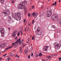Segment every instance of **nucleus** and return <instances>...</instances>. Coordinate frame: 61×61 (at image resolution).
<instances>
[{
	"mask_svg": "<svg viewBox=\"0 0 61 61\" xmlns=\"http://www.w3.org/2000/svg\"><path fill=\"white\" fill-rule=\"evenodd\" d=\"M1 4H3L4 3V1H1Z\"/></svg>",
	"mask_w": 61,
	"mask_h": 61,
	"instance_id": "obj_41",
	"label": "nucleus"
},
{
	"mask_svg": "<svg viewBox=\"0 0 61 61\" xmlns=\"http://www.w3.org/2000/svg\"><path fill=\"white\" fill-rule=\"evenodd\" d=\"M19 44H20L21 45H22L23 44V43L22 42H21V43H19Z\"/></svg>",
	"mask_w": 61,
	"mask_h": 61,
	"instance_id": "obj_28",
	"label": "nucleus"
},
{
	"mask_svg": "<svg viewBox=\"0 0 61 61\" xmlns=\"http://www.w3.org/2000/svg\"><path fill=\"white\" fill-rule=\"evenodd\" d=\"M22 34H23V32H21V35H22Z\"/></svg>",
	"mask_w": 61,
	"mask_h": 61,
	"instance_id": "obj_59",
	"label": "nucleus"
},
{
	"mask_svg": "<svg viewBox=\"0 0 61 61\" xmlns=\"http://www.w3.org/2000/svg\"><path fill=\"white\" fill-rule=\"evenodd\" d=\"M21 18H19V20H20Z\"/></svg>",
	"mask_w": 61,
	"mask_h": 61,
	"instance_id": "obj_60",
	"label": "nucleus"
},
{
	"mask_svg": "<svg viewBox=\"0 0 61 61\" xmlns=\"http://www.w3.org/2000/svg\"><path fill=\"white\" fill-rule=\"evenodd\" d=\"M34 20H32V24H34Z\"/></svg>",
	"mask_w": 61,
	"mask_h": 61,
	"instance_id": "obj_29",
	"label": "nucleus"
},
{
	"mask_svg": "<svg viewBox=\"0 0 61 61\" xmlns=\"http://www.w3.org/2000/svg\"><path fill=\"white\" fill-rule=\"evenodd\" d=\"M8 19H11V17L10 16H9L8 17Z\"/></svg>",
	"mask_w": 61,
	"mask_h": 61,
	"instance_id": "obj_31",
	"label": "nucleus"
},
{
	"mask_svg": "<svg viewBox=\"0 0 61 61\" xmlns=\"http://www.w3.org/2000/svg\"><path fill=\"white\" fill-rule=\"evenodd\" d=\"M57 31L58 33H60L61 32V30L60 29H57Z\"/></svg>",
	"mask_w": 61,
	"mask_h": 61,
	"instance_id": "obj_12",
	"label": "nucleus"
},
{
	"mask_svg": "<svg viewBox=\"0 0 61 61\" xmlns=\"http://www.w3.org/2000/svg\"><path fill=\"white\" fill-rule=\"evenodd\" d=\"M15 44V47H16L18 46V40H17L16 42L13 43L12 44V47L13 46V45Z\"/></svg>",
	"mask_w": 61,
	"mask_h": 61,
	"instance_id": "obj_7",
	"label": "nucleus"
},
{
	"mask_svg": "<svg viewBox=\"0 0 61 61\" xmlns=\"http://www.w3.org/2000/svg\"><path fill=\"white\" fill-rule=\"evenodd\" d=\"M28 15L29 17H30V13H29L28 14Z\"/></svg>",
	"mask_w": 61,
	"mask_h": 61,
	"instance_id": "obj_24",
	"label": "nucleus"
},
{
	"mask_svg": "<svg viewBox=\"0 0 61 61\" xmlns=\"http://www.w3.org/2000/svg\"><path fill=\"white\" fill-rule=\"evenodd\" d=\"M56 5L55 4H52V6H53V5Z\"/></svg>",
	"mask_w": 61,
	"mask_h": 61,
	"instance_id": "obj_51",
	"label": "nucleus"
},
{
	"mask_svg": "<svg viewBox=\"0 0 61 61\" xmlns=\"http://www.w3.org/2000/svg\"><path fill=\"white\" fill-rule=\"evenodd\" d=\"M9 48H6L5 49V50H7L8 49H9Z\"/></svg>",
	"mask_w": 61,
	"mask_h": 61,
	"instance_id": "obj_30",
	"label": "nucleus"
},
{
	"mask_svg": "<svg viewBox=\"0 0 61 61\" xmlns=\"http://www.w3.org/2000/svg\"><path fill=\"white\" fill-rule=\"evenodd\" d=\"M60 2H61V0H59V1H58V2L59 3H60Z\"/></svg>",
	"mask_w": 61,
	"mask_h": 61,
	"instance_id": "obj_58",
	"label": "nucleus"
},
{
	"mask_svg": "<svg viewBox=\"0 0 61 61\" xmlns=\"http://www.w3.org/2000/svg\"><path fill=\"white\" fill-rule=\"evenodd\" d=\"M16 61H19V59H17V60H16Z\"/></svg>",
	"mask_w": 61,
	"mask_h": 61,
	"instance_id": "obj_62",
	"label": "nucleus"
},
{
	"mask_svg": "<svg viewBox=\"0 0 61 61\" xmlns=\"http://www.w3.org/2000/svg\"><path fill=\"white\" fill-rule=\"evenodd\" d=\"M5 47V45L4 44H2L0 46V47L1 48H3Z\"/></svg>",
	"mask_w": 61,
	"mask_h": 61,
	"instance_id": "obj_10",
	"label": "nucleus"
},
{
	"mask_svg": "<svg viewBox=\"0 0 61 61\" xmlns=\"http://www.w3.org/2000/svg\"><path fill=\"white\" fill-rule=\"evenodd\" d=\"M14 1H13L11 2V3H14Z\"/></svg>",
	"mask_w": 61,
	"mask_h": 61,
	"instance_id": "obj_50",
	"label": "nucleus"
},
{
	"mask_svg": "<svg viewBox=\"0 0 61 61\" xmlns=\"http://www.w3.org/2000/svg\"><path fill=\"white\" fill-rule=\"evenodd\" d=\"M53 4H55V5L57 4V2H55V3Z\"/></svg>",
	"mask_w": 61,
	"mask_h": 61,
	"instance_id": "obj_37",
	"label": "nucleus"
},
{
	"mask_svg": "<svg viewBox=\"0 0 61 61\" xmlns=\"http://www.w3.org/2000/svg\"><path fill=\"white\" fill-rule=\"evenodd\" d=\"M4 16H8L10 14V10H6L4 11Z\"/></svg>",
	"mask_w": 61,
	"mask_h": 61,
	"instance_id": "obj_3",
	"label": "nucleus"
},
{
	"mask_svg": "<svg viewBox=\"0 0 61 61\" xmlns=\"http://www.w3.org/2000/svg\"><path fill=\"white\" fill-rule=\"evenodd\" d=\"M58 16L57 15L55 14L52 16V18L51 19L52 20H57V22L59 23V24L61 26V18L59 19H58V18H57Z\"/></svg>",
	"mask_w": 61,
	"mask_h": 61,
	"instance_id": "obj_1",
	"label": "nucleus"
},
{
	"mask_svg": "<svg viewBox=\"0 0 61 61\" xmlns=\"http://www.w3.org/2000/svg\"><path fill=\"white\" fill-rule=\"evenodd\" d=\"M42 54L41 53H40L39 54V56L40 57L42 56Z\"/></svg>",
	"mask_w": 61,
	"mask_h": 61,
	"instance_id": "obj_21",
	"label": "nucleus"
},
{
	"mask_svg": "<svg viewBox=\"0 0 61 61\" xmlns=\"http://www.w3.org/2000/svg\"><path fill=\"white\" fill-rule=\"evenodd\" d=\"M34 37H32V40H33V39H34Z\"/></svg>",
	"mask_w": 61,
	"mask_h": 61,
	"instance_id": "obj_38",
	"label": "nucleus"
},
{
	"mask_svg": "<svg viewBox=\"0 0 61 61\" xmlns=\"http://www.w3.org/2000/svg\"><path fill=\"white\" fill-rule=\"evenodd\" d=\"M25 46V44H24L22 45V47H24V46Z\"/></svg>",
	"mask_w": 61,
	"mask_h": 61,
	"instance_id": "obj_39",
	"label": "nucleus"
},
{
	"mask_svg": "<svg viewBox=\"0 0 61 61\" xmlns=\"http://www.w3.org/2000/svg\"><path fill=\"white\" fill-rule=\"evenodd\" d=\"M20 38L19 39L17 40V41L18 40V41H19V43H20L21 42V41H20Z\"/></svg>",
	"mask_w": 61,
	"mask_h": 61,
	"instance_id": "obj_15",
	"label": "nucleus"
},
{
	"mask_svg": "<svg viewBox=\"0 0 61 61\" xmlns=\"http://www.w3.org/2000/svg\"><path fill=\"white\" fill-rule=\"evenodd\" d=\"M25 20L24 19V23H25Z\"/></svg>",
	"mask_w": 61,
	"mask_h": 61,
	"instance_id": "obj_45",
	"label": "nucleus"
},
{
	"mask_svg": "<svg viewBox=\"0 0 61 61\" xmlns=\"http://www.w3.org/2000/svg\"><path fill=\"white\" fill-rule=\"evenodd\" d=\"M36 13L35 12H33L32 14V16H33V17H35V16Z\"/></svg>",
	"mask_w": 61,
	"mask_h": 61,
	"instance_id": "obj_16",
	"label": "nucleus"
},
{
	"mask_svg": "<svg viewBox=\"0 0 61 61\" xmlns=\"http://www.w3.org/2000/svg\"><path fill=\"white\" fill-rule=\"evenodd\" d=\"M13 54H12L11 53H9V55H10V57H12L13 56Z\"/></svg>",
	"mask_w": 61,
	"mask_h": 61,
	"instance_id": "obj_18",
	"label": "nucleus"
},
{
	"mask_svg": "<svg viewBox=\"0 0 61 61\" xmlns=\"http://www.w3.org/2000/svg\"><path fill=\"white\" fill-rule=\"evenodd\" d=\"M0 0L1 1H2V2H4V0Z\"/></svg>",
	"mask_w": 61,
	"mask_h": 61,
	"instance_id": "obj_44",
	"label": "nucleus"
},
{
	"mask_svg": "<svg viewBox=\"0 0 61 61\" xmlns=\"http://www.w3.org/2000/svg\"><path fill=\"white\" fill-rule=\"evenodd\" d=\"M16 34H13L12 35L13 37H15V36H16Z\"/></svg>",
	"mask_w": 61,
	"mask_h": 61,
	"instance_id": "obj_19",
	"label": "nucleus"
},
{
	"mask_svg": "<svg viewBox=\"0 0 61 61\" xmlns=\"http://www.w3.org/2000/svg\"><path fill=\"white\" fill-rule=\"evenodd\" d=\"M27 4V1H24L20 3V4L18 5V7L20 9H23L25 8V6H23V4Z\"/></svg>",
	"mask_w": 61,
	"mask_h": 61,
	"instance_id": "obj_2",
	"label": "nucleus"
},
{
	"mask_svg": "<svg viewBox=\"0 0 61 61\" xmlns=\"http://www.w3.org/2000/svg\"><path fill=\"white\" fill-rule=\"evenodd\" d=\"M2 59V58H0V60H1Z\"/></svg>",
	"mask_w": 61,
	"mask_h": 61,
	"instance_id": "obj_63",
	"label": "nucleus"
},
{
	"mask_svg": "<svg viewBox=\"0 0 61 61\" xmlns=\"http://www.w3.org/2000/svg\"><path fill=\"white\" fill-rule=\"evenodd\" d=\"M17 31L16 30H15V31H14V32H13V34H17Z\"/></svg>",
	"mask_w": 61,
	"mask_h": 61,
	"instance_id": "obj_17",
	"label": "nucleus"
},
{
	"mask_svg": "<svg viewBox=\"0 0 61 61\" xmlns=\"http://www.w3.org/2000/svg\"><path fill=\"white\" fill-rule=\"evenodd\" d=\"M43 8V6H42L41 7V9H42Z\"/></svg>",
	"mask_w": 61,
	"mask_h": 61,
	"instance_id": "obj_47",
	"label": "nucleus"
},
{
	"mask_svg": "<svg viewBox=\"0 0 61 61\" xmlns=\"http://www.w3.org/2000/svg\"><path fill=\"white\" fill-rule=\"evenodd\" d=\"M19 35H20V33H18L17 36H19Z\"/></svg>",
	"mask_w": 61,
	"mask_h": 61,
	"instance_id": "obj_42",
	"label": "nucleus"
},
{
	"mask_svg": "<svg viewBox=\"0 0 61 61\" xmlns=\"http://www.w3.org/2000/svg\"><path fill=\"white\" fill-rule=\"evenodd\" d=\"M42 61H46V60H45L44 59L43 60H42Z\"/></svg>",
	"mask_w": 61,
	"mask_h": 61,
	"instance_id": "obj_57",
	"label": "nucleus"
},
{
	"mask_svg": "<svg viewBox=\"0 0 61 61\" xmlns=\"http://www.w3.org/2000/svg\"><path fill=\"white\" fill-rule=\"evenodd\" d=\"M38 56H39V55H38V54H37L36 57H38Z\"/></svg>",
	"mask_w": 61,
	"mask_h": 61,
	"instance_id": "obj_53",
	"label": "nucleus"
},
{
	"mask_svg": "<svg viewBox=\"0 0 61 61\" xmlns=\"http://www.w3.org/2000/svg\"><path fill=\"white\" fill-rule=\"evenodd\" d=\"M10 19H9V20H8V22H10Z\"/></svg>",
	"mask_w": 61,
	"mask_h": 61,
	"instance_id": "obj_43",
	"label": "nucleus"
},
{
	"mask_svg": "<svg viewBox=\"0 0 61 61\" xmlns=\"http://www.w3.org/2000/svg\"><path fill=\"white\" fill-rule=\"evenodd\" d=\"M40 30L37 29V31H40Z\"/></svg>",
	"mask_w": 61,
	"mask_h": 61,
	"instance_id": "obj_46",
	"label": "nucleus"
},
{
	"mask_svg": "<svg viewBox=\"0 0 61 61\" xmlns=\"http://www.w3.org/2000/svg\"><path fill=\"white\" fill-rule=\"evenodd\" d=\"M10 57H9L6 60V61H8L9 60H10Z\"/></svg>",
	"mask_w": 61,
	"mask_h": 61,
	"instance_id": "obj_22",
	"label": "nucleus"
},
{
	"mask_svg": "<svg viewBox=\"0 0 61 61\" xmlns=\"http://www.w3.org/2000/svg\"><path fill=\"white\" fill-rule=\"evenodd\" d=\"M8 29H9V30H10V28H8Z\"/></svg>",
	"mask_w": 61,
	"mask_h": 61,
	"instance_id": "obj_64",
	"label": "nucleus"
},
{
	"mask_svg": "<svg viewBox=\"0 0 61 61\" xmlns=\"http://www.w3.org/2000/svg\"><path fill=\"white\" fill-rule=\"evenodd\" d=\"M30 58V55H29L28 56V58L29 59Z\"/></svg>",
	"mask_w": 61,
	"mask_h": 61,
	"instance_id": "obj_26",
	"label": "nucleus"
},
{
	"mask_svg": "<svg viewBox=\"0 0 61 61\" xmlns=\"http://www.w3.org/2000/svg\"><path fill=\"white\" fill-rule=\"evenodd\" d=\"M22 48L21 47L20 48V50H22Z\"/></svg>",
	"mask_w": 61,
	"mask_h": 61,
	"instance_id": "obj_54",
	"label": "nucleus"
},
{
	"mask_svg": "<svg viewBox=\"0 0 61 61\" xmlns=\"http://www.w3.org/2000/svg\"><path fill=\"white\" fill-rule=\"evenodd\" d=\"M28 52V49H27L24 51V53L25 54H27Z\"/></svg>",
	"mask_w": 61,
	"mask_h": 61,
	"instance_id": "obj_11",
	"label": "nucleus"
},
{
	"mask_svg": "<svg viewBox=\"0 0 61 61\" xmlns=\"http://www.w3.org/2000/svg\"><path fill=\"white\" fill-rule=\"evenodd\" d=\"M21 14L20 13V12H17V13L16 15L18 16H20Z\"/></svg>",
	"mask_w": 61,
	"mask_h": 61,
	"instance_id": "obj_14",
	"label": "nucleus"
},
{
	"mask_svg": "<svg viewBox=\"0 0 61 61\" xmlns=\"http://www.w3.org/2000/svg\"><path fill=\"white\" fill-rule=\"evenodd\" d=\"M60 43L61 44V39L60 41Z\"/></svg>",
	"mask_w": 61,
	"mask_h": 61,
	"instance_id": "obj_56",
	"label": "nucleus"
},
{
	"mask_svg": "<svg viewBox=\"0 0 61 61\" xmlns=\"http://www.w3.org/2000/svg\"><path fill=\"white\" fill-rule=\"evenodd\" d=\"M20 53H22V50H20Z\"/></svg>",
	"mask_w": 61,
	"mask_h": 61,
	"instance_id": "obj_34",
	"label": "nucleus"
},
{
	"mask_svg": "<svg viewBox=\"0 0 61 61\" xmlns=\"http://www.w3.org/2000/svg\"><path fill=\"white\" fill-rule=\"evenodd\" d=\"M29 41H28L26 43H29Z\"/></svg>",
	"mask_w": 61,
	"mask_h": 61,
	"instance_id": "obj_48",
	"label": "nucleus"
},
{
	"mask_svg": "<svg viewBox=\"0 0 61 61\" xmlns=\"http://www.w3.org/2000/svg\"><path fill=\"white\" fill-rule=\"evenodd\" d=\"M47 58L50 59L51 58V57L50 56H49V57H47Z\"/></svg>",
	"mask_w": 61,
	"mask_h": 61,
	"instance_id": "obj_33",
	"label": "nucleus"
},
{
	"mask_svg": "<svg viewBox=\"0 0 61 61\" xmlns=\"http://www.w3.org/2000/svg\"><path fill=\"white\" fill-rule=\"evenodd\" d=\"M52 53H54L55 52V51H52Z\"/></svg>",
	"mask_w": 61,
	"mask_h": 61,
	"instance_id": "obj_55",
	"label": "nucleus"
},
{
	"mask_svg": "<svg viewBox=\"0 0 61 61\" xmlns=\"http://www.w3.org/2000/svg\"><path fill=\"white\" fill-rule=\"evenodd\" d=\"M52 14V12L51 11L48 12L46 15L47 17L49 18V17L51 16V15Z\"/></svg>",
	"mask_w": 61,
	"mask_h": 61,
	"instance_id": "obj_6",
	"label": "nucleus"
},
{
	"mask_svg": "<svg viewBox=\"0 0 61 61\" xmlns=\"http://www.w3.org/2000/svg\"><path fill=\"white\" fill-rule=\"evenodd\" d=\"M61 59V57H60L59 58V60H60Z\"/></svg>",
	"mask_w": 61,
	"mask_h": 61,
	"instance_id": "obj_52",
	"label": "nucleus"
},
{
	"mask_svg": "<svg viewBox=\"0 0 61 61\" xmlns=\"http://www.w3.org/2000/svg\"><path fill=\"white\" fill-rule=\"evenodd\" d=\"M6 55H7V54H5V55H3V56H3V57H5L6 56Z\"/></svg>",
	"mask_w": 61,
	"mask_h": 61,
	"instance_id": "obj_25",
	"label": "nucleus"
},
{
	"mask_svg": "<svg viewBox=\"0 0 61 61\" xmlns=\"http://www.w3.org/2000/svg\"><path fill=\"white\" fill-rule=\"evenodd\" d=\"M0 30H1L0 32H1V33L2 34L1 37H4L5 36L4 34V32H2V31H4L5 29L4 28H3V27H1V28H0Z\"/></svg>",
	"mask_w": 61,
	"mask_h": 61,
	"instance_id": "obj_4",
	"label": "nucleus"
},
{
	"mask_svg": "<svg viewBox=\"0 0 61 61\" xmlns=\"http://www.w3.org/2000/svg\"><path fill=\"white\" fill-rule=\"evenodd\" d=\"M49 61V59H48L46 60V61Z\"/></svg>",
	"mask_w": 61,
	"mask_h": 61,
	"instance_id": "obj_49",
	"label": "nucleus"
},
{
	"mask_svg": "<svg viewBox=\"0 0 61 61\" xmlns=\"http://www.w3.org/2000/svg\"><path fill=\"white\" fill-rule=\"evenodd\" d=\"M41 29V28H40V27H39L38 28L37 30H40Z\"/></svg>",
	"mask_w": 61,
	"mask_h": 61,
	"instance_id": "obj_36",
	"label": "nucleus"
},
{
	"mask_svg": "<svg viewBox=\"0 0 61 61\" xmlns=\"http://www.w3.org/2000/svg\"><path fill=\"white\" fill-rule=\"evenodd\" d=\"M28 41H30V39L29 38V37L28 38Z\"/></svg>",
	"mask_w": 61,
	"mask_h": 61,
	"instance_id": "obj_27",
	"label": "nucleus"
},
{
	"mask_svg": "<svg viewBox=\"0 0 61 61\" xmlns=\"http://www.w3.org/2000/svg\"><path fill=\"white\" fill-rule=\"evenodd\" d=\"M55 44H55V45L56 46H55V49H56V50H58L60 48V46H61V44H59L56 45Z\"/></svg>",
	"mask_w": 61,
	"mask_h": 61,
	"instance_id": "obj_5",
	"label": "nucleus"
},
{
	"mask_svg": "<svg viewBox=\"0 0 61 61\" xmlns=\"http://www.w3.org/2000/svg\"><path fill=\"white\" fill-rule=\"evenodd\" d=\"M49 47L46 46H45L44 47V49H43L44 51H47V49H48V48Z\"/></svg>",
	"mask_w": 61,
	"mask_h": 61,
	"instance_id": "obj_9",
	"label": "nucleus"
},
{
	"mask_svg": "<svg viewBox=\"0 0 61 61\" xmlns=\"http://www.w3.org/2000/svg\"><path fill=\"white\" fill-rule=\"evenodd\" d=\"M19 16H17L16 15H15V17H14V18H15V20H16L17 19V18H19Z\"/></svg>",
	"mask_w": 61,
	"mask_h": 61,
	"instance_id": "obj_13",
	"label": "nucleus"
},
{
	"mask_svg": "<svg viewBox=\"0 0 61 61\" xmlns=\"http://www.w3.org/2000/svg\"><path fill=\"white\" fill-rule=\"evenodd\" d=\"M7 48H9V49L11 48L10 47H7Z\"/></svg>",
	"mask_w": 61,
	"mask_h": 61,
	"instance_id": "obj_61",
	"label": "nucleus"
},
{
	"mask_svg": "<svg viewBox=\"0 0 61 61\" xmlns=\"http://www.w3.org/2000/svg\"><path fill=\"white\" fill-rule=\"evenodd\" d=\"M26 29L27 30H29V28L28 27H26Z\"/></svg>",
	"mask_w": 61,
	"mask_h": 61,
	"instance_id": "obj_32",
	"label": "nucleus"
},
{
	"mask_svg": "<svg viewBox=\"0 0 61 61\" xmlns=\"http://www.w3.org/2000/svg\"><path fill=\"white\" fill-rule=\"evenodd\" d=\"M56 29V27L55 26L53 25H52V28H51V30L52 31H54Z\"/></svg>",
	"mask_w": 61,
	"mask_h": 61,
	"instance_id": "obj_8",
	"label": "nucleus"
},
{
	"mask_svg": "<svg viewBox=\"0 0 61 61\" xmlns=\"http://www.w3.org/2000/svg\"><path fill=\"white\" fill-rule=\"evenodd\" d=\"M34 7H35V6H32V9H34Z\"/></svg>",
	"mask_w": 61,
	"mask_h": 61,
	"instance_id": "obj_35",
	"label": "nucleus"
},
{
	"mask_svg": "<svg viewBox=\"0 0 61 61\" xmlns=\"http://www.w3.org/2000/svg\"><path fill=\"white\" fill-rule=\"evenodd\" d=\"M57 56V55H51V57H54V56Z\"/></svg>",
	"mask_w": 61,
	"mask_h": 61,
	"instance_id": "obj_23",
	"label": "nucleus"
},
{
	"mask_svg": "<svg viewBox=\"0 0 61 61\" xmlns=\"http://www.w3.org/2000/svg\"><path fill=\"white\" fill-rule=\"evenodd\" d=\"M15 57H17L18 58H19L20 57L17 54H15Z\"/></svg>",
	"mask_w": 61,
	"mask_h": 61,
	"instance_id": "obj_20",
	"label": "nucleus"
},
{
	"mask_svg": "<svg viewBox=\"0 0 61 61\" xmlns=\"http://www.w3.org/2000/svg\"><path fill=\"white\" fill-rule=\"evenodd\" d=\"M33 56V53H31V56L32 57Z\"/></svg>",
	"mask_w": 61,
	"mask_h": 61,
	"instance_id": "obj_40",
	"label": "nucleus"
}]
</instances>
